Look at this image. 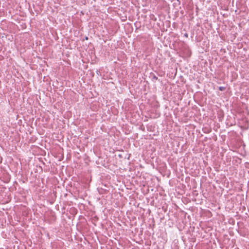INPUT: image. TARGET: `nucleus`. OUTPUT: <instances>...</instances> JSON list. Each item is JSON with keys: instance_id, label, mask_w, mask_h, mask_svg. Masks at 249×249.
Segmentation results:
<instances>
[{"instance_id": "4", "label": "nucleus", "mask_w": 249, "mask_h": 249, "mask_svg": "<svg viewBox=\"0 0 249 249\" xmlns=\"http://www.w3.org/2000/svg\"><path fill=\"white\" fill-rule=\"evenodd\" d=\"M86 39H88V37H86Z\"/></svg>"}, {"instance_id": "2", "label": "nucleus", "mask_w": 249, "mask_h": 249, "mask_svg": "<svg viewBox=\"0 0 249 249\" xmlns=\"http://www.w3.org/2000/svg\"><path fill=\"white\" fill-rule=\"evenodd\" d=\"M218 89H219V90H220V91H224V90H225L226 88H225V87H219L218 88Z\"/></svg>"}, {"instance_id": "3", "label": "nucleus", "mask_w": 249, "mask_h": 249, "mask_svg": "<svg viewBox=\"0 0 249 249\" xmlns=\"http://www.w3.org/2000/svg\"><path fill=\"white\" fill-rule=\"evenodd\" d=\"M185 36H188V35H187V34H185Z\"/></svg>"}, {"instance_id": "1", "label": "nucleus", "mask_w": 249, "mask_h": 249, "mask_svg": "<svg viewBox=\"0 0 249 249\" xmlns=\"http://www.w3.org/2000/svg\"><path fill=\"white\" fill-rule=\"evenodd\" d=\"M158 79V77H157L156 75H153V77H152V80L154 82H155L156 80H157Z\"/></svg>"}]
</instances>
